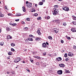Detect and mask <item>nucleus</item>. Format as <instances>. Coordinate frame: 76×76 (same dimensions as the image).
<instances>
[{
    "instance_id": "338daca9",
    "label": "nucleus",
    "mask_w": 76,
    "mask_h": 76,
    "mask_svg": "<svg viewBox=\"0 0 76 76\" xmlns=\"http://www.w3.org/2000/svg\"><path fill=\"white\" fill-rule=\"evenodd\" d=\"M35 7H37V4H35Z\"/></svg>"
},
{
    "instance_id": "bb28decb",
    "label": "nucleus",
    "mask_w": 76,
    "mask_h": 76,
    "mask_svg": "<svg viewBox=\"0 0 76 76\" xmlns=\"http://www.w3.org/2000/svg\"><path fill=\"white\" fill-rule=\"evenodd\" d=\"M0 44L1 45H3V44H4V42H1L0 43Z\"/></svg>"
},
{
    "instance_id": "1a4fd4ad",
    "label": "nucleus",
    "mask_w": 76,
    "mask_h": 76,
    "mask_svg": "<svg viewBox=\"0 0 76 76\" xmlns=\"http://www.w3.org/2000/svg\"><path fill=\"white\" fill-rule=\"evenodd\" d=\"M28 7H32V3H28Z\"/></svg>"
},
{
    "instance_id": "4468645a",
    "label": "nucleus",
    "mask_w": 76,
    "mask_h": 76,
    "mask_svg": "<svg viewBox=\"0 0 76 76\" xmlns=\"http://www.w3.org/2000/svg\"><path fill=\"white\" fill-rule=\"evenodd\" d=\"M24 31H27L28 30V27H25L23 29Z\"/></svg>"
},
{
    "instance_id": "423d86ee",
    "label": "nucleus",
    "mask_w": 76,
    "mask_h": 76,
    "mask_svg": "<svg viewBox=\"0 0 76 76\" xmlns=\"http://www.w3.org/2000/svg\"><path fill=\"white\" fill-rule=\"evenodd\" d=\"M42 47H43L45 48L46 47H47V45L46 44V43H44L42 44Z\"/></svg>"
},
{
    "instance_id": "79ce46f5",
    "label": "nucleus",
    "mask_w": 76,
    "mask_h": 76,
    "mask_svg": "<svg viewBox=\"0 0 76 76\" xmlns=\"http://www.w3.org/2000/svg\"><path fill=\"white\" fill-rule=\"evenodd\" d=\"M40 64H41V65H42V64H44L43 63V62H42V61H41V62H40Z\"/></svg>"
},
{
    "instance_id": "6e6552de",
    "label": "nucleus",
    "mask_w": 76,
    "mask_h": 76,
    "mask_svg": "<svg viewBox=\"0 0 76 76\" xmlns=\"http://www.w3.org/2000/svg\"><path fill=\"white\" fill-rule=\"evenodd\" d=\"M71 31L72 32H76V28H72L71 29Z\"/></svg>"
},
{
    "instance_id": "9d476101",
    "label": "nucleus",
    "mask_w": 76,
    "mask_h": 76,
    "mask_svg": "<svg viewBox=\"0 0 76 76\" xmlns=\"http://www.w3.org/2000/svg\"><path fill=\"white\" fill-rule=\"evenodd\" d=\"M22 8L23 12H26V9H25V7H22Z\"/></svg>"
},
{
    "instance_id": "b1692460",
    "label": "nucleus",
    "mask_w": 76,
    "mask_h": 76,
    "mask_svg": "<svg viewBox=\"0 0 76 76\" xmlns=\"http://www.w3.org/2000/svg\"><path fill=\"white\" fill-rule=\"evenodd\" d=\"M21 15V14L20 13H18L17 14L16 16H19Z\"/></svg>"
},
{
    "instance_id": "c85d7f7f",
    "label": "nucleus",
    "mask_w": 76,
    "mask_h": 76,
    "mask_svg": "<svg viewBox=\"0 0 76 76\" xmlns=\"http://www.w3.org/2000/svg\"><path fill=\"white\" fill-rule=\"evenodd\" d=\"M26 20H28V21H29L31 20V19L29 18H27L26 19Z\"/></svg>"
},
{
    "instance_id": "0e129e2a",
    "label": "nucleus",
    "mask_w": 76,
    "mask_h": 76,
    "mask_svg": "<svg viewBox=\"0 0 76 76\" xmlns=\"http://www.w3.org/2000/svg\"><path fill=\"white\" fill-rule=\"evenodd\" d=\"M7 74H9L10 73V72H7Z\"/></svg>"
},
{
    "instance_id": "09e8293b",
    "label": "nucleus",
    "mask_w": 76,
    "mask_h": 76,
    "mask_svg": "<svg viewBox=\"0 0 76 76\" xmlns=\"http://www.w3.org/2000/svg\"><path fill=\"white\" fill-rule=\"evenodd\" d=\"M30 61L31 63H33L34 62V61L32 59Z\"/></svg>"
},
{
    "instance_id": "473e14b6",
    "label": "nucleus",
    "mask_w": 76,
    "mask_h": 76,
    "mask_svg": "<svg viewBox=\"0 0 76 76\" xmlns=\"http://www.w3.org/2000/svg\"><path fill=\"white\" fill-rule=\"evenodd\" d=\"M38 14H37V13H36L35 14H34V16H35L36 17V16H38Z\"/></svg>"
},
{
    "instance_id": "774afa93",
    "label": "nucleus",
    "mask_w": 76,
    "mask_h": 76,
    "mask_svg": "<svg viewBox=\"0 0 76 76\" xmlns=\"http://www.w3.org/2000/svg\"><path fill=\"white\" fill-rule=\"evenodd\" d=\"M23 63H25V61H23Z\"/></svg>"
},
{
    "instance_id": "c03bdc74",
    "label": "nucleus",
    "mask_w": 76,
    "mask_h": 76,
    "mask_svg": "<svg viewBox=\"0 0 76 76\" xmlns=\"http://www.w3.org/2000/svg\"><path fill=\"white\" fill-rule=\"evenodd\" d=\"M61 43H64V41L63 40H61Z\"/></svg>"
},
{
    "instance_id": "3c124183",
    "label": "nucleus",
    "mask_w": 76,
    "mask_h": 76,
    "mask_svg": "<svg viewBox=\"0 0 76 76\" xmlns=\"http://www.w3.org/2000/svg\"><path fill=\"white\" fill-rule=\"evenodd\" d=\"M26 70H27L28 72H30V71H29V69H26Z\"/></svg>"
},
{
    "instance_id": "c9c22d12",
    "label": "nucleus",
    "mask_w": 76,
    "mask_h": 76,
    "mask_svg": "<svg viewBox=\"0 0 76 76\" xmlns=\"http://www.w3.org/2000/svg\"><path fill=\"white\" fill-rule=\"evenodd\" d=\"M36 64L37 65V66H39V62H37Z\"/></svg>"
},
{
    "instance_id": "dca6fc26",
    "label": "nucleus",
    "mask_w": 76,
    "mask_h": 76,
    "mask_svg": "<svg viewBox=\"0 0 76 76\" xmlns=\"http://www.w3.org/2000/svg\"><path fill=\"white\" fill-rule=\"evenodd\" d=\"M45 18L46 19H50V17L49 16H48V17L46 16L45 17Z\"/></svg>"
},
{
    "instance_id": "4d7b16f0",
    "label": "nucleus",
    "mask_w": 76,
    "mask_h": 76,
    "mask_svg": "<svg viewBox=\"0 0 76 76\" xmlns=\"http://www.w3.org/2000/svg\"><path fill=\"white\" fill-rule=\"evenodd\" d=\"M10 25H12L13 26V23H10Z\"/></svg>"
},
{
    "instance_id": "a19ab883",
    "label": "nucleus",
    "mask_w": 76,
    "mask_h": 76,
    "mask_svg": "<svg viewBox=\"0 0 76 76\" xmlns=\"http://www.w3.org/2000/svg\"><path fill=\"white\" fill-rule=\"evenodd\" d=\"M15 21H16V22H18V21H19V19L15 20Z\"/></svg>"
},
{
    "instance_id": "39448f33",
    "label": "nucleus",
    "mask_w": 76,
    "mask_h": 76,
    "mask_svg": "<svg viewBox=\"0 0 76 76\" xmlns=\"http://www.w3.org/2000/svg\"><path fill=\"white\" fill-rule=\"evenodd\" d=\"M6 30L8 31H10L12 30V28L10 27H7Z\"/></svg>"
},
{
    "instance_id": "4be33fe9",
    "label": "nucleus",
    "mask_w": 76,
    "mask_h": 76,
    "mask_svg": "<svg viewBox=\"0 0 76 76\" xmlns=\"http://www.w3.org/2000/svg\"><path fill=\"white\" fill-rule=\"evenodd\" d=\"M42 67H45L46 66V65L45 64H43L42 65Z\"/></svg>"
},
{
    "instance_id": "8fccbe9b",
    "label": "nucleus",
    "mask_w": 76,
    "mask_h": 76,
    "mask_svg": "<svg viewBox=\"0 0 76 76\" xmlns=\"http://www.w3.org/2000/svg\"><path fill=\"white\" fill-rule=\"evenodd\" d=\"M74 20H76V17H75L74 18H73Z\"/></svg>"
},
{
    "instance_id": "69168bd1",
    "label": "nucleus",
    "mask_w": 76,
    "mask_h": 76,
    "mask_svg": "<svg viewBox=\"0 0 76 76\" xmlns=\"http://www.w3.org/2000/svg\"><path fill=\"white\" fill-rule=\"evenodd\" d=\"M46 44H47V45H48L49 43H48V42H46Z\"/></svg>"
},
{
    "instance_id": "5fc2aeb1",
    "label": "nucleus",
    "mask_w": 76,
    "mask_h": 76,
    "mask_svg": "<svg viewBox=\"0 0 76 76\" xmlns=\"http://www.w3.org/2000/svg\"><path fill=\"white\" fill-rule=\"evenodd\" d=\"M5 9H7V7L6 6H5Z\"/></svg>"
},
{
    "instance_id": "6ab92c4d",
    "label": "nucleus",
    "mask_w": 76,
    "mask_h": 76,
    "mask_svg": "<svg viewBox=\"0 0 76 76\" xmlns=\"http://www.w3.org/2000/svg\"><path fill=\"white\" fill-rule=\"evenodd\" d=\"M48 38L49 39H52L53 38H52V37L51 36H48Z\"/></svg>"
},
{
    "instance_id": "13d9d810",
    "label": "nucleus",
    "mask_w": 76,
    "mask_h": 76,
    "mask_svg": "<svg viewBox=\"0 0 76 76\" xmlns=\"http://www.w3.org/2000/svg\"><path fill=\"white\" fill-rule=\"evenodd\" d=\"M42 2H43V3H44V2H45V0H42Z\"/></svg>"
},
{
    "instance_id": "de8ad7c7",
    "label": "nucleus",
    "mask_w": 76,
    "mask_h": 76,
    "mask_svg": "<svg viewBox=\"0 0 76 76\" xmlns=\"http://www.w3.org/2000/svg\"><path fill=\"white\" fill-rule=\"evenodd\" d=\"M54 7H56V8H57V7H58V6L55 5L54 6Z\"/></svg>"
},
{
    "instance_id": "e2e57ef3",
    "label": "nucleus",
    "mask_w": 76,
    "mask_h": 76,
    "mask_svg": "<svg viewBox=\"0 0 76 76\" xmlns=\"http://www.w3.org/2000/svg\"><path fill=\"white\" fill-rule=\"evenodd\" d=\"M72 18H75V16L74 15H72Z\"/></svg>"
},
{
    "instance_id": "0eeeda50",
    "label": "nucleus",
    "mask_w": 76,
    "mask_h": 76,
    "mask_svg": "<svg viewBox=\"0 0 76 76\" xmlns=\"http://www.w3.org/2000/svg\"><path fill=\"white\" fill-rule=\"evenodd\" d=\"M59 66L60 67H64L65 66V65L64 64H59Z\"/></svg>"
},
{
    "instance_id": "a211bd4d",
    "label": "nucleus",
    "mask_w": 76,
    "mask_h": 76,
    "mask_svg": "<svg viewBox=\"0 0 76 76\" xmlns=\"http://www.w3.org/2000/svg\"><path fill=\"white\" fill-rule=\"evenodd\" d=\"M31 12H35V10L34 9H32L31 10Z\"/></svg>"
},
{
    "instance_id": "a878e982",
    "label": "nucleus",
    "mask_w": 76,
    "mask_h": 76,
    "mask_svg": "<svg viewBox=\"0 0 76 76\" xmlns=\"http://www.w3.org/2000/svg\"><path fill=\"white\" fill-rule=\"evenodd\" d=\"M29 37H31L32 38H34V36L32 35H29Z\"/></svg>"
},
{
    "instance_id": "393cba45",
    "label": "nucleus",
    "mask_w": 76,
    "mask_h": 76,
    "mask_svg": "<svg viewBox=\"0 0 76 76\" xmlns=\"http://www.w3.org/2000/svg\"><path fill=\"white\" fill-rule=\"evenodd\" d=\"M39 5H42L43 4V2H40L39 3Z\"/></svg>"
},
{
    "instance_id": "f03ea898",
    "label": "nucleus",
    "mask_w": 76,
    "mask_h": 76,
    "mask_svg": "<svg viewBox=\"0 0 76 76\" xmlns=\"http://www.w3.org/2000/svg\"><path fill=\"white\" fill-rule=\"evenodd\" d=\"M20 60H21V59H20V58H17L15 59L14 62V63H18L20 61Z\"/></svg>"
},
{
    "instance_id": "72a5a7b5",
    "label": "nucleus",
    "mask_w": 76,
    "mask_h": 76,
    "mask_svg": "<svg viewBox=\"0 0 76 76\" xmlns=\"http://www.w3.org/2000/svg\"><path fill=\"white\" fill-rule=\"evenodd\" d=\"M73 48L75 49V50H76V46H74L73 47Z\"/></svg>"
},
{
    "instance_id": "bf43d9fd",
    "label": "nucleus",
    "mask_w": 76,
    "mask_h": 76,
    "mask_svg": "<svg viewBox=\"0 0 76 76\" xmlns=\"http://www.w3.org/2000/svg\"><path fill=\"white\" fill-rule=\"evenodd\" d=\"M12 74H14V73H15V72H14V71H12Z\"/></svg>"
},
{
    "instance_id": "f8f14e48",
    "label": "nucleus",
    "mask_w": 76,
    "mask_h": 76,
    "mask_svg": "<svg viewBox=\"0 0 76 76\" xmlns=\"http://www.w3.org/2000/svg\"><path fill=\"white\" fill-rule=\"evenodd\" d=\"M28 41H33V39H32V38H28Z\"/></svg>"
},
{
    "instance_id": "7c9ffc66",
    "label": "nucleus",
    "mask_w": 76,
    "mask_h": 76,
    "mask_svg": "<svg viewBox=\"0 0 76 76\" xmlns=\"http://www.w3.org/2000/svg\"><path fill=\"white\" fill-rule=\"evenodd\" d=\"M63 25L65 26H66L67 25V24L66 23H64Z\"/></svg>"
},
{
    "instance_id": "680f3d73",
    "label": "nucleus",
    "mask_w": 76,
    "mask_h": 76,
    "mask_svg": "<svg viewBox=\"0 0 76 76\" xmlns=\"http://www.w3.org/2000/svg\"><path fill=\"white\" fill-rule=\"evenodd\" d=\"M43 54L44 56H45L46 55V53H43Z\"/></svg>"
},
{
    "instance_id": "f704fd0d",
    "label": "nucleus",
    "mask_w": 76,
    "mask_h": 76,
    "mask_svg": "<svg viewBox=\"0 0 76 76\" xmlns=\"http://www.w3.org/2000/svg\"><path fill=\"white\" fill-rule=\"evenodd\" d=\"M11 50L12 51H15V49L13 48L11 49Z\"/></svg>"
},
{
    "instance_id": "9b49d317",
    "label": "nucleus",
    "mask_w": 76,
    "mask_h": 76,
    "mask_svg": "<svg viewBox=\"0 0 76 76\" xmlns=\"http://www.w3.org/2000/svg\"><path fill=\"white\" fill-rule=\"evenodd\" d=\"M56 59L58 61H61V58L60 57L56 58Z\"/></svg>"
},
{
    "instance_id": "49530a36",
    "label": "nucleus",
    "mask_w": 76,
    "mask_h": 76,
    "mask_svg": "<svg viewBox=\"0 0 76 76\" xmlns=\"http://www.w3.org/2000/svg\"><path fill=\"white\" fill-rule=\"evenodd\" d=\"M70 38H71L70 37H67V39H70Z\"/></svg>"
},
{
    "instance_id": "6e6d98bb",
    "label": "nucleus",
    "mask_w": 76,
    "mask_h": 76,
    "mask_svg": "<svg viewBox=\"0 0 76 76\" xmlns=\"http://www.w3.org/2000/svg\"><path fill=\"white\" fill-rule=\"evenodd\" d=\"M11 15L12 14L11 13H9L8 14V16H11Z\"/></svg>"
},
{
    "instance_id": "ddd939ff",
    "label": "nucleus",
    "mask_w": 76,
    "mask_h": 76,
    "mask_svg": "<svg viewBox=\"0 0 76 76\" xmlns=\"http://www.w3.org/2000/svg\"><path fill=\"white\" fill-rule=\"evenodd\" d=\"M7 38L8 39H12V37L10 36H8L7 37Z\"/></svg>"
},
{
    "instance_id": "052dcab7",
    "label": "nucleus",
    "mask_w": 76,
    "mask_h": 76,
    "mask_svg": "<svg viewBox=\"0 0 76 76\" xmlns=\"http://www.w3.org/2000/svg\"><path fill=\"white\" fill-rule=\"evenodd\" d=\"M26 6H27V7H28V4H26Z\"/></svg>"
},
{
    "instance_id": "58836bf2",
    "label": "nucleus",
    "mask_w": 76,
    "mask_h": 76,
    "mask_svg": "<svg viewBox=\"0 0 76 76\" xmlns=\"http://www.w3.org/2000/svg\"><path fill=\"white\" fill-rule=\"evenodd\" d=\"M72 23H73L74 25H76V22H74L73 21Z\"/></svg>"
},
{
    "instance_id": "412c9836",
    "label": "nucleus",
    "mask_w": 76,
    "mask_h": 76,
    "mask_svg": "<svg viewBox=\"0 0 76 76\" xmlns=\"http://www.w3.org/2000/svg\"><path fill=\"white\" fill-rule=\"evenodd\" d=\"M65 72L66 73H69V70H67V69H65Z\"/></svg>"
},
{
    "instance_id": "5701e85b",
    "label": "nucleus",
    "mask_w": 76,
    "mask_h": 76,
    "mask_svg": "<svg viewBox=\"0 0 76 76\" xmlns=\"http://www.w3.org/2000/svg\"><path fill=\"white\" fill-rule=\"evenodd\" d=\"M35 58H36L37 59H39V58H40V57L39 56H35Z\"/></svg>"
},
{
    "instance_id": "cd10ccee",
    "label": "nucleus",
    "mask_w": 76,
    "mask_h": 76,
    "mask_svg": "<svg viewBox=\"0 0 76 76\" xmlns=\"http://www.w3.org/2000/svg\"><path fill=\"white\" fill-rule=\"evenodd\" d=\"M36 41H39V37H37V38H36Z\"/></svg>"
},
{
    "instance_id": "f3484780",
    "label": "nucleus",
    "mask_w": 76,
    "mask_h": 76,
    "mask_svg": "<svg viewBox=\"0 0 76 76\" xmlns=\"http://www.w3.org/2000/svg\"><path fill=\"white\" fill-rule=\"evenodd\" d=\"M11 45L12 47H14V46H15V44H14L13 43H12Z\"/></svg>"
},
{
    "instance_id": "c756f323",
    "label": "nucleus",
    "mask_w": 76,
    "mask_h": 76,
    "mask_svg": "<svg viewBox=\"0 0 76 76\" xmlns=\"http://www.w3.org/2000/svg\"><path fill=\"white\" fill-rule=\"evenodd\" d=\"M73 53H70V54L69 55V56L70 57H73Z\"/></svg>"
},
{
    "instance_id": "f257e3e1",
    "label": "nucleus",
    "mask_w": 76,
    "mask_h": 76,
    "mask_svg": "<svg viewBox=\"0 0 76 76\" xmlns=\"http://www.w3.org/2000/svg\"><path fill=\"white\" fill-rule=\"evenodd\" d=\"M53 11L52 12H53V15H56L58 13V11L57 10L56 8H54L53 9Z\"/></svg>"
},
{
    "instance_id": "2eb2a0df",
    "label": "nucleus",
    "mask_w": 76,
    "mask_h": 76,
    "mask_svg": "<svg viewBox=\"0 0 76 76\" xmlns=\"http://www.w3.org/2000/svg\"><path fill=\"white\" fill-rule=\"evenodd\" d=\"M37 33H38V35H41V32H40V31L38 30L37 31Z\"/></svg>"
},
{
    "instance_id": "864d4df0",
    "label": "nucleus",
    "mask_w": 76,
    "mask_h": 76,
    "mask_svg": "<svg viewBox=\"0 0 76 76\" xmlns=\"http://www.w3.org/2000/svg\"><path fill=\"white\" fill-rule=\"evenodd\" d=\"M28 3H29L28 1H26V4H28Z\"/></svg>"
},
{
    "instance_id": "37998d69",
    "label": "nucleus",
    "mask_w": 76,
    "mask_h": 76,
    "mask_svg": "<svg viewBox=\"0 0 76 76\" xmlns=\"http://www.w3.org/2000/svg\"><path fill=\"white\" fill-rule=\"evenodd\" d=\"M3 16H4V15L3 14L0 15V17H3Z\"/></svg>"
},
{
    "instance_id": "7ed1b4c3",
    "label": "nucleus",
    "mask_w": 76,
    "mask_h": 76,
    "mask_svg": "<svg viewBox=\"0 0 76 76\" xmlns=\"http://www.w3.org/2000/svg\"><path fill=\"white\" fill-rule=\"evenodd\" d=\"M64 8H63L62 9L64 10H65V11H69V8L67 7V6H66L65 7H64Z\"/></svg>"
},
{
    "instance_id": "4c0bfd02",
    "label": "nucleus",
    "mask_w": 76,
    "mask_h": 76,
    "mask_svg": "<svg viewBox=\"0 0 76 76\" xmlns=\"http://www.w3.org/2000/svg\"><path fill=\"white\" fill-rule=\"evenodd\" d=\"M41 17H39L37 18L38 20H41Z\"/></svg>"
},
{
    "instance_id": "2f4dec72",
    "label": "nucleus",
    "mask_w": 76,
    "mask_h": 76,
    "mask_svg": "<svg viewBox=\"0 0 76 76\" xmlns=\"http://www.w3.org/2000/svg\"><path fill=\"white\" fill-rule=\"evenodd\" d=\"M64 56L65 57H67V53L65 54Z\"/></svg>"
},
{
    "instance_id": "ea45409f",
    "label": "nucleus",
    "mask_w": 76,
    "mask_h": 76,
    "mask_svg": "<svg viewBox=\"0 0 76 76\" xmlns=\"http://www.w3.org/2000/svg\"><path fill=\"white\" fill-rule=\"evenodd\" d=\"M16 25H17L16 23H14L12 24V26H16Z\"/></svg>"
},
{
    "instance_id": "603ef678",
    "label": "nucleus",
    "mask_w": 76,
    "mask_h": 76,
    "mask_svg": "<svg viewBox=\"0 0 76 76\" xmlns=\"http://www.w3.org/2000/svg\"><path fill=\"white\" fill-rule=\"evenodd\" d=\"M21 22L22 24H25V22L23 21H22Z\"/></svg>"
},
{
    "instance_id": "aec40b11",
    "label": "nucleus",
    "mask_w": 76,
    "mask_h": 76,
    "mask_svg": "<svg viewBox=\"0 0 76 76\" xmlns=\"http://www.w3.org/2000/svg\"><path fill=\"white\" fill-rule=\"evenodd\" d=\"M8 55H9V56H11V55L12 54V52H8Z\"/></svg>"
},
{
    "instance_id": "a18cd8bd",
    "label": "nucleus",
    "mask_w": 76,
    "mask_h": 76,
    "mask_svg": "<svg viewBox=\"0 0 76 76\" xmlns=\"http://www.w3.org/2000/svg\"><path fill=\"white\" fill-rule=\"evenodd\" d=\"M66 61H68L69 60V58H66L65 59Z\"/></svg>"
},
{
    "instance_id": "e433bc0d",
    "label": "nucleus",
    "mask_w": 76,
    "mask_h": 76,
    "mask_svg": "<svg viewBox=\"0 0 76 76\" xmlns=\"http://www.w3.org/2000/svg\"><path fill=\"white\" fill-rule=\"evenodd\" d=\"M56 34H57V33H58V31H57V30H54Z\"/></svg>"
},
{
    "instance_id": "20e7f679",
    "label": "nucleus",
    "mask_w": 76,
    "mask_h": 76,
    "mask_svg": "<svg viewBox=\"0 0 76 76\" xmlns=\"http://www.w3.org/2000/svg\"><path fill=\"white\" fill-rule=\"evenodd\" d=\"M57 73L58 75H61L63 73V71L61 70H59L57 71Z\"/></svg>"
}]
</instances>
